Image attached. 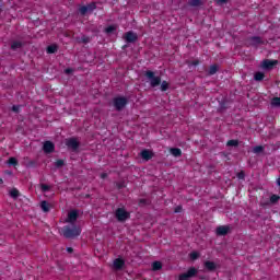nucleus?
Returning <instances> with one entry per match:
<instances>
[{
    "instance_id": "obj_1",
    "label": "nucleus",
    "mask_w": 280,
    "mask_h": 280,
    "mask_svg": "<svg viewBox=\"0 0 280 280\" xmlns=\"http://www.w3.org/2000/svg\"><path fill=\"white\" fill-rule=\"evenodd\" d=\"M61 233L65 237L73 238L78 237L82 233V230L78 225H66L61 229Z\"/></svg>"
},
{
    "instance_id": "obj_2",
    "label": "nucleus",
    "mask_w": 280,
    "mask_h": 280,
    "mask_svg": "<svg viewBox=\"0 0 280 280\" xmlns=\"http://www.w3.org/2000/svg\"><path fill=\"white\" fill-rule=\"evenodd\" d=\"M145 78L149 80L150 86H152L153 89L161 84V77L154 75V72L152 71H147Z\"/></svg>"
},
{
    "instance_id": "obj_3",
    "label": "nucleus",
    "mask_w": 280,
    "mask_h": 280,
    "mask_svg": "<svg viewBox=\"0 0 280 280\" xmlns=\"http://www.w3.org/2000/svg\"><path fill=\"white\" fill-rule=\"evenodd\" d=\"M118 222H126L128 218H130V213L126 211L124 208H118L115 213Z\"/></svg>"
},
{
    "instance_id": "obj_4",
    "label": "nucleus",
    "mask_w": 280,
    "mask_h": 280,
    "mask_svg": "<svg viewBox=\"0 0 280 280\" xmlns=\"http://www.w3.org/2000/svg\"><path fill=\"white\" fill-rule=\"evenodd\" d=\"M128 104V100L126 97H116L114 98V106L116 110H121Z\"/></svg>"
},
{
    "instance_id": "obj_5",
    "label": "nucleus",
    "mask_w": 280,
    "mask_h": 280,
    "mask_svg": "<svg viewBox=\"0 0 280 280\" xmlns=\"http://www.w3.org/2000/svg\"><path fill=\"white\" fill-rule=\"evenodd\" d=\"M196 275H198V269L191 267L186 273L179 276V280H189L191 277H196Z\"/></svg>"
},
{
    "instance_id": "obj_6",
    "label": "nucleus",
    "mask_w": 280,
    "mask_h": 280,
    "mask_svg": "<svg viewBox=\"0 0 280 280\" xmlns=\"http://www.w3.org/2000/svg\"><path fill=\"white\" fill-rule=\"evenodd\" d=\"M66 145L68 148H70V150H78L80 143L78 142V140L75 138H72V139H68L66 141Z\"/></svg>"
},
{
    "instance_id": "obj_7",
    "label": "nucleus",
    "mask_w": 280,
    "mask_h": 280,
    "mask_svg": "<svg viewBox=\"0 0 280 280\" xmlns=\"http://www.w3.org/2000/svg\"><path fill=\"white\" fill-rule=\"evenodd\" d=\"M75 220H78V211L71 210L68 213V218H67L66 222H68L69 224H74Z\"/></svg>"
},
{
    "instance_id": "obj_8",
    "label": "nucleus",
    "mask_w": 280,
    "mask_h": 280,
    "mask_svg": "<svg viewBox=\"0 0 280 280\" xmlns=\"http://www.w3.org/2000/svg\"><path fill=\"white\" fill-rule=\"evenodd\" d=\"M140 156H141V159H143V161H150V159H152V156H154V153L152 151L145 149L140 152Z\"/></svg>"
},
{
    "instance_id": "obj_9",
    "label": "nucleus",
    "mask_w": 280,
    "mask_h": 280,
    "mask_svg": "<svg viewBox=\"0 0 280 280\" xmlns=\"http://www.w3.org/2000/svg\"><path fill=\"white\" fill-rule=\"evenodd\" d=\"M43 150L46 152V154H51V152L55 150V145L51 141H46L44 143Z\"/></svg>"
},
{
    "instance_id": "obj_10",
    "label": "nucleus",
    "mask_w": 280,
    "mask_h": 280,
    "mask_svg": "<svg viewBox=\"0 0 280 280\" xmlns=\"http://www.w3.org/2000/svg\"><path fill=\"white\" fill-rule=\"evenodd\" d=\"M275 65H277V60H265L262 61V69H272V67H275Z\"/></svg>"
},
{
    "instance_id": "obj_11",
    "label": "nucleus",
    "mask_w": 280,
    "mask_h": 280,
    "mask_svg": "<svg viewBox=\"0 0 280 280\" xmlns=\"http://www.w3.org/2000/svg\"><path fill=\"white\" fill-rule=\"evenodd\" d=\"M125 39L127 43H135V40H137V34H135L133 32H128L125 35Z\"/></svg>"
},
{
    "instance_id": "obj_12",
    "label": "nucleus",
    "mask_w": 280,
    "mask_h": 280,
    "mask_svg": "<svg viewBox=\"0 0 280 280\" xmlns=\"http://www.w3.org/2000/svg\"><path fill=\"white\" fill-rule=\"evenodd\" d=\"M205 268L208 269L210 272H213V270H215V268H218V264L207 260V261H205Z\"/></svg>"
},
{
    "instance_id": "obj_13",
    "label": "nucleus",
    "mask_w": 280,
    "mask_h": 280,
    "mask_svg": "<svg viewBox=\"0 0 280 280\" xmlns=\"http://www.w3.org/2000/svg\"><path fill=\"white\" fill-rule=\"evenodd\" d=\"M93 10H95V3L80 8L81 14H86V12H93Z\"/></svg>"
},
{
    "instance_id": "obj_14",
    "label": "nucleus",
    "mask_w": 280,
    "mask_h": 280,
    "mask_svg": "<svg viewBox=\"0 0 280 280\" xmlns=\"http://www.w3.org/2000/svg\"><path fill=\"white\" fill-rule=\"evenodd\" d=\"M230 231V228L226 225H221L217 228V235H226Z\"/></svg>"
},
{
    "instance_id": "obj_15",
    "label": "nucleus",
    "mask_w": 280,
    "mask_h": 280,
    "mask_svg": "<svg viewBox=\"0 0 280 280\" xmlns=\"http://www.w3.org/2000/svg\"><path fill=\"white\" fill-rule=\"evenodd\" d=\"M124 259L117 258L114 260V268L115 270H121L124 268Z\"/></svg>"
},
{
    "instance_id": "obj_16",
    "label": "nucleus",
    "mask_w": 280,
    "mask_h": 280,
    "mask_svg": "<svg viewBox=\"0 0 280 280\" xmlns=\"http://www.w3.org/2000/svg\"><path fill=\"white\" fill-rule=\"evenodd\" d=\"M203 2H205V0H189L188 1L189 5H191L192 8H198V5H202Z\"/></svg>"
},
{
    "instance_id": "obj_17",
    "label": "nucleus",
    "mask_w": 280,
    "mask_h": 280,
    "mask_svg": "<svg viewBox=\"0 0 280 280\" xmlns=\"http://www.w3.org/2000/svg\"><path fill=\"white\" fill-rule=\"evenodd\" d=\"M40 209H42L45 213H47V212L49 211V202H47V201H42V203H40Z\"/></svg>"
},
{
    "instance_id": "obj_18",
    "label": "nucleus",
    "mask_w": 280,
    "mask_h": 280,
    "mask_svg": "<svg viewBox=\"0 0 280 280\" xmlns=\"http://www.w3.org/2000/svg\"><path fill=\"white\" fill-rule=\"evenodd\" d=\"M56 51H58V46L50 45V46L47 47V52L48 54H56Z\"/></svg>"
},
{
    "instance_id": "obj_19",
    "label": "nucleus",
    "mask_w": 280,
    "mask_h": 280,
    "mask_svg": "<svg viewBox=\"0 0 280 280\" xmlns=\"http://www.w3.org/2000/svg\"><path fill=\"white\" fill-rule=\"evenodd\" d=\"M116 30H117V26L110 25L105 28V32L106 34H114Z\"/></svg>"
},
{
    "instance_id": "obj_20",
    "label": "nucleus",
    "mask_w": 280,
    "mask_h": 280,
    "mask_svg": "<svg viewBox=\"0 0 280 280\" xmlns=\"http://www.w3.org/2000/svg\"><path fill=\"white\" fill-rule=\"evenodd\" d=\"M161 268H163V265L161 264V261H154L152 264V270H161Z\"/></svg>"
},
{
    "instance_id": "obj_21",
    "label": "nucleus",
    "mask_w": 280,
    "mask_h": 280,
    "mask_svg": "<svg viewBox=\"0 0 280 280\" xmlns=\"http://www.w3.org/2000/svg\"><path fill=\"white\" fill-rule=\"evenodd\" d=\"M23 44L21 42H13L11 45V49H21Z\"/></svg>"
},
{
    "instance_id": "obj_22",
    "label": "nucleus",
    "mask_w": 280,
    "mask_h": 280,
    "mask_svg": "<svg viewBox=\"0 0 280 280\" xmlns=\"http://www.w3.org/2000/svg\"><path fill=\"white\" fill-rule=\"evenodd\" d=\"M215 73H218V66L213 65L209 69V75H215Z\"/></svg>"
},
{
    "instance_id": "obj_23",
    "label": "nucleus",
    "mask_w": 280,
    "mask_h": 280,
    "mask_svg": "<svg viewBox=\"0 0 280 280\" xmlns=\"http://www.w3.org/2000/svg\"><path fill=\"white\" fill-rule=\"evenodd\" d=\"M254 79L256 82H261L264 80V72H256Z\"/></svg>"
},
{
    "instance_id": "obj_24",
    "label": "nucleus",
    "mask_w": 280,
    "mask_h": 280,
    "mask_svg": "<svg viewBox=\"0 0 280 280\" xmlns=\"http://www.w3.org/2000/svg\"><path fill=\"white\" fill-rule=\"evenodd\" d=\"M253 152L254 154H261V152H264V147L262 145L254 147Z\"/></svg>"
},
{
    "instance_id": "obj_25",
    "label": "nucleus",
    "mask_w": 280,
    "mask_h": 280,
    "mask_svg": "<svg viewBox=\"0 0 280 280\" xmlns=\"http://www.w3.org/2000/svg\"><path fill=\"white\" fill-rule=\"evenodd\" d=\"M171 154H173V156H180V154H183V151H180V149H171Z\"/></svg>"
},
{
    "instance_id": "obj_26",
    "label": "nucleus",
    "mask_w": 280,
    "mask_h": 280,
    "mask_svg": "<svg viewBox=\"0 0 280 280\" xmlns=\"http://www.w3.org/2000/svg\"><path fill=\"white\" fill-rule=\"evenodd\" d=\"M259 43H261V38H259V37L250 38V45H259Z\"/></svg>"
},
{
    "instance_id": "obj_27",
    "label": "nucleus",
    "mask_w": 280,
    "mask_h": 280,
    "mask_svg": "<svg viewBox=\"0 0 280 280\" xmlns=\"http://www.w3.org/2000/svg\"><path fill=\"white\" fill-rule=\"evenodd\" d=\"M167 89H170V83H167V81H163L161 83V91H166Z\"/></svg>"
},
{
    "instance_id": "obj_28",
    "label": "nucleus",
    "mask_w": 280,
    "mask_h": 280,
    "mask_svg": "<svg viewBox=\"0 0 280 280\" xmlns=\"http://www.w3.org/2000/svg\"><path fill=\"white\" fill-rule=\"evenodd\" d=\"M198 257H200V254L198 252L190 253V259H192V261H196Z\"/></svg>"
},
{
    "instance_id": "obj_29",
    "label": "nucleus",
    "mask_w": 280,
    "mask_h": 280,
    "mask_svg": "<svg viewBox=\"0 0 280 280\" xmlns=\"http://www.w3.org/2000/svg\"><path fill=\"white\" fill-rule=\"evenodd\" d=\"M271 106H280V97L272 98Z\"/></svg>"
},
{
    "instance_id": "obj_30",
    "label": "nucleus",
    "mask_w": 280,
    "mask_h": 280,
    "mask_svg": "<svg viewBox=\"0 0 280 280\" xmlns=\"http://www.w3.org/2000/svg\"><path fill=\"white\" fill-rule=\"evenodd\" d=\"M9 165H19V161L15 160V158H10L8 161Z\"/></svg>"
},
{
    "instance_id": "obj_31",
    "label": "nucleus",
    "mask_w": 280,
    "mask_h": 280,
    "mask_svg": "<svg viewBox=\"0 0 280 280\" xmlns=\"http://www.w3.org/2000/svg\"><path fill=\"white\" fill-rule=\"evenodd\" d=\"M10 196H11V198H19V190L12 189V190L10 191Z\"/></svg>"
},
{
    "instance_id": "obj_32",
    "label": "nucleus",
    "mask_w": 280,
    "mask_h": 280,
    "mask_svg": "<svg viewBox=\"0 0 280 280\" xmlns=\"http://www.w3.org/2000/svg\"><path fill=\"white\" fill-rule=\"evenodd\" d=\"M40 189H42V191H49V189H51V187L49 186V185H46V184H42L40 185Z\"/></svg>"
},
{
    "instance_id": "obj_33",
    "label": "nucleus",
    "mask_w": 280,
    "mask_h": 280,
    "mask_svg": "<svg viewBox=\"0 0 280 280\" xmlns=\"http://www.w3.org/2000/svg\"><path fill=\"white\" fill-rule=\"evenodd\" d=\"M278 200H279V196H277V195H272L270 197V202H272L273 205H275V202H278Z\"/></svg>"
},
{
    "instance_id": "obj_34",
    "label": "nucleus",
    "mask_w": 280,
    "mask_h": 280,
    "mask_svg": "<svg viewBox=\"0 0 280 280\" xmlns=\"http://www.w3.org/2000/svg\"><path fill=\"white\" fill-rule=\"evenodd\" d=\"M228 145L235 148L237 145V140H230V141H228Z\"/></svg>"
},
{
    "instance_id": "obj_35",
    "label": "nucleus",
    "mask_w": 280,
    "mask_h": 280,
    "mask_svg": "<svg viewBox=\"0 0 280 280\" xmlns=\"http://www.w3.org/2000/svg\"><path fill=\"white\" fill-rule=\"evenodd\" d=\"M56 167H62V165H65V161L63 160H58L56 163H55Z\"/></svg>"
},
{
    "instance_id": "obj_36",
    "label": "nucleus",
    "mask_w": 280,
    "mask_h": 280,
    "mask_svg": "<svg viewBox=\"0 0 280 280\" xmlns=\"http://www.w3.org/2000/svg\"><path fill=\"white\" fill-rule=\"evenodd\" d=\"M20 108H21V106L14 105V106L12 107V110H13L14 113H19Z\"/></svg>"
},
{
    "instance_id": "obj_37",
    "label": "nucleus",
    "mask_w": 280,
    "mask_h": 280,
    "mask_svg": "<svg viewBox=\"0 0 280 280\" xmlns=\"http://www.w3.org/2000/svg\"><path fill=\"white\" fill-rule=\"evenodd\" d=\"M229 0H217V3L219 5H224V3H226Z\"/></svg>"
},
{
    "instance_id": "obj_38",
    "label": "nucleus",
    "mask_w": 280,
    "mask_h": 280,
    "mask_svg": "<svg viewBox=\"0 0 280 280\" xmlns=\"http://www.w3.org/2000/svg\"><path fill=\"white\" fill-rule=\"evenodd\" d=\"M180 211H183V208L180 206L175 208V213H180Z\"/></svg>"
},
{
    "instance_id": "obj_39",
    "label": "nucleus",
    "mask_w": 280,
    "mask_h": 280,
    "mask_svg": "<svg viewBox=\"0 0 280 280\" xmlns=\"http://www.w3.org/2000/svg\"><path fill=\"white\" fill-rule=\"evenodd\" d=\"M237 178H240L241 180H243V178H244V172L238 173V174H237Z\"/></svg>"
},
{
    "instance_id": "obj_40",
    "label": "nucleus",
    "mask_w": 280,
    "mask_h": 280,
    "mask_svg": "<svg viewBox=\"0 0 280 280\" xmlns=\"http://www.w3.org/2000/svg\"><path fill=\"white\" fill-rule=\"evenodd\" d=\"M67 252H68V253H73V248L68 247V248H67Z\"/></svg>"
},
{
    "instance_id": "obj_41",
    "label": "nucleus",
    "mask_w": 280,
    "mask_h": 280,
    "mask_svg": "<svg viewBox=\"0 0 280 280\" xmlns=\"http://www.w3.org/2000/svg\"><path fill=\"white\" fill-rule=\"evenodd\" d=\"M101 178H106V173H103V174L101 175Z\"/></svg>"
},
{
    "instance_id": "obj_42",
    "label": "nucleus",
    "mask_w": 280,
    "mask_h": 280,
    "mask_svg": "<svg viewBox=\"0 0 280 280\" xmlns=\"http://www.w3.org/2000/svg\"><path fill=\"white\" fill-rule=\"evenodd\" d=\"M83 43H89V38H83Z\"/></svg>"
},
{
    "instance_id": "obj_43",
    "label": "nucleus",
    "mask_w": 280,
    "mask_h": 280,
    "mask_svg": "<svg viewBox=\"0 0 280 280\" xmlns=\"http://www.w3.org/2000/svg\"><path fill=\"white\" fill-rule=\"evenodd\" d=\"M66 73H71V69H66Z\"/></svg>"
},
{
    "instance_id": "obj_44",
    "label": "nucleus",
    "mask_w": 280,
    "mask_h": 280,
    "mask_svg": "<svg viewBox=\"0 0 280 280\" xmlns=\"http://www.w3.org/2000/svg\"><path fill=\"white\" fill-rule=\"evenodd\" d=\"M277 183H278V185H279V187H280V178H278Z\"/></svg>"
},
{
    "instance_id": "obj_45",
    "label": "nucleus",
    "mask_w": 280,
    "mask_h": 280,
    "mask_svg": "<svg viewBox=\"0 0 280 280\" xmlns=\"http://www.w3.org/2000/svg\"><path fill=\"white\" fill-rule=\"evenodd\" d=\"M2 184H3V179L0 178V185H2Z\"/></svg>"
}]
</instances>
